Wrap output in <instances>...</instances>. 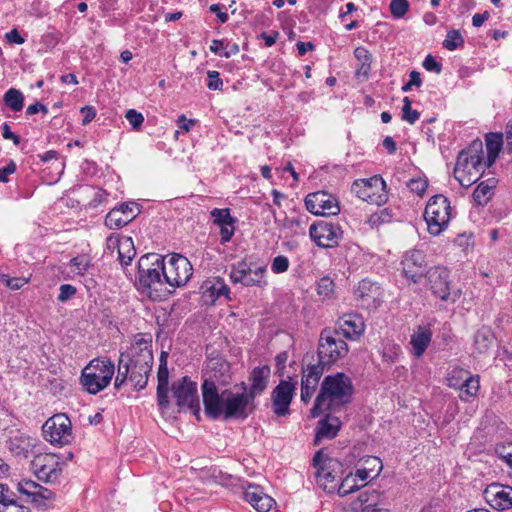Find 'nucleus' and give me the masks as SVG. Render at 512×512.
I'll list each match as a JSON object with an SVG mask.
<instances>
[{"label":"nucleus","mask_w":512,"mask_h":512,"mask_svg":"<svg viewBox=\"0 0 512 512\" xmlns=\"http://www.w3.org/2000/svg\"><path fill=\"white\" fill-rule=\"evenodd\" d=\"M201 389L205 414L211 419L243 421L255 409V400L244 382L219 392L214 381L204 379Z\"/></svg>","instance_id":"obj_1"},{"label":"nucleus","mask_w":512,"mask_h":512,"mask_svg":"<svg viewBox=\"0 0 512 512\" xmlns=\"http://www.w3.org/2000/svg\"><path fill=\"white\" fill-rule=\"evenodd\" d=\"M352 394L353 385L346 374L338 372L326 376L311 409V416L318 417L325 410L348 403Z\"/></svg>","instance_id":"obj_2"},{"label":"nucleus","mask_w":512,"mask_h":512,"mask_svg":"<svg viewBox=\"0 0 512 512\" xmlns=\"http://www.w3.org/2000/svg\"><path fill=\"white\" fill-rule=\"evenodd\" d=\"M483 156V144L481 141H474L466 150L459 153L454 169L455 178L463 187H469L480 179L486 168Z\"/></svg>","instance_id":"obj_3"},{"label":"nucleus","mask_w":512,"mask_h":512,"mask_svg":"<svg viewBox=\"0 0 512 512\" xmlns=\"http://www.w3.org/2000/svg\"><path fill=\"white\" fill-rule=\"evenodd\" d=\"M160 256L155 253L143 255L138 261L139 287L153 299L169 294L166 282L163 281Z\"/></svg>","instance_id":"obj_4"},{"label":"nucleus","mask_w":512,"mask_h":512,"mask_svg":"<svg viewBox=\"0 0 512 512\" xmlns=\"http://www.w3.org/2000/svg\"><path fill=\"white\" fill-rule=\"evenodd\" d=\"M115 373V365L106 358H95L82 370L80 382L90 394L104 390L111 382Z\"/></svg>","instance_id":"obj_5"},{"label":"nucleus","mask_w":512,"mask_h":512,"mask_svg":"<svg viewBox=\"0 0 512 512\" xmlns=\"http://www.w3.org/2000/svg\"><path fill=\"white\" fill-rule=\"evenodd\" d=\"M312 461L315 468L316 484L326 493L334 494L343 474L342 464L326 455L322 450L315 453Z\"/></svg>","instance_id":"obj_6"},{"label":"nucleus","mask_w":512,"mask_h":512,"mask_svg":"<svg viewBox=\"0 0 512 512\" xmlns=\"http://www.w3.org/2000/svg\"><path fill=\"white\" fill-rule=\"evenodd\" d=\"M163 281L166 282L169 294L177 287L184 286L193 274L189 260L180 254H171L161 258Z\"/></svg>","instance_id":"obj_7"},{"label":"nucleus","mask_w":512,"mask_h":512,"mask_svg":"<svg viewBox=\"0 0 512 512\" xmlns=\"http://www.w3.org/2000/svg\"><path fill=\"white\" fill-rule=\"evenodd\" d=\"M424 219L428 232L432 236L440 235L448 227L451 219V205L448 198L443 195L431 197L425 208Z\"/></svg>","instance_id":"obj_8"},{"label":"nucleus","mask_w":512,"mask_h":512,"mask_svg":"<svg viewBox=\"0 0 512 512\" xmlns=\"http://www.w3.org/2000/svg\"><path fill=\"white\" fill-rule=\"evenodd\" d=\"M347 353V343L339 336V330L326 328L321 332L318 345L320 363L330 365L345 357Z\"/></svg>","instance_id":"obj_9"},{"label":"nucleus","mask_w":512,"mask_h":512,"mask_svg":"<svg viewBox=\"0 0 512 512\" xmlns=\"http://www.w3.org/2000/svg\"><path fill=\"white\" fill-rule=\"evenodd\" d=\"M429 289L432 294L442 301L455 303L461 296L459 289H451L450 273L441 266L431 267L426 272Z\"/></svg>","instance_id":"obj_10"},{"label":"nucleus","mask_w":512,"mask_h":512,"mask_svg":"<svg viewBox=\"0 0 512 512\" xmlns=\"http://www.w3.org/2000/svg\"><path fill=\"white\" fill-rule=\"evenodd\" d=\"M129 365L143 372H151L153 366L152 340L138 335L127 352L120 354Z\"/></svg>","instance_id":"obj_11"},{"label":"nucleus","mask_w":512,"mask_h":512,"mask_svg":"<svg viewBox=\"0 0 512 512\" xmlns=\"http://www.w3.org/2000/svg\"><path fill=\"white\" fill-rule=\"evenodd\" d=\"M42 432L46 441L58 446L67 445L73 439L71 420L62 413L46 420Z\"/></svg>","instance_id":"obj_12"},{"label":"nucleus","mask_w":512,"mask_h":512,"mask_svg":"<svg viewBox=\"0 0 512 512\" xmlns=\"http://www.w3.org/2000/svg\"><path fill=\"white\" fill-rule=\"evenodd\" d=\"M385 188V181L380 176H373L369 179L356 180L351 190L361 200L380 206L386 203L388 198Z\"/></svg>","instance_id":"obj_13"},{"label":"nucleus","mask_w":512,"mask_h":512,"mask_svg":"<svg viewBox=\"0 0 512 512\" xmlns=\"http://www.w3.org/2000/svg\"><path fill=\"white\" fill-rule=\"evenodd\" d=\"M309 235L317 246L333 248L338 246L343 237V231L337 223L318 221L310 226Z\"/></svg>","instance_id":"obj_14"},{"label":"nucleus","mask_w":512,"mask_h":512,"mask_svg":"<svg viewBox=\"0 0 512 512\" xmlns=\"http://www.w3.org/2000/svg\"><path fill=\"white\" fill-rule=\"evenodd\" d=\"M36 477L44 482H55L61 472L60 458L53 453H37L31 462Z\"/></svg>","instance_id":"obj_15"},{"label":"nucleus","mask_w":512,"mask_h":512,"mask_svg":"<svg viewBox=\"0 0 512 512\" xmlns=\"http://www.w3.org/2000/svg\"><path fill=\"white\" fill-rule=\"evenodd\" d=\"M306 209L317 216H334L340 212L337 198L325 191L309 193L305 198Z\"/></svg>","instance_id":"obj_16"},{"label":"nucleus","mask_w":512,"mask_h":512,"mask_svg":"<svg viewBox=\"0 0 512 512\" xmlns=\"http://www.w3.org/2000/svg\"><path fill=\"white\" fill-rule=\"evenodd\" d=\"M173 396L177 405L183 408L191 409L195 414L200 411V404L197 395V384L188 377L176 381L172 385Z\"/></svg>","instance_id":"obj_17"},{"label":"nucleus","mask_w":512,"mask_h":512,"mask_svg":"<svg viewBox=\"0 0 512 512\" xmlns=\"http://www.w3.org/2000/svg\"><path fill=\"white\" fill-rule=\"evenodd\" d=\"M265 272V266L253 269L246 261H239L232 267L230 279L234 284L241 283L244 286L262 287L266 284L264 280Z\"/></svg>","instance_id":"obj_18"},{"label":"nucleus","mask_w":512,"mask_h":512,"mask_svg":"<svg viewBox=\"0 0 512 512\" xmlns=\"http://www.w3.org/2000/svg\"><path fill=\"white\" fill-rule=\"evenodd\" d=\"M295 384L281 380L271 393L272 410L278 417H284L290 414V404L295 394Z\"/></svg>","instance_id":"obj_19"},{"label":"nucleus","mask_w":512,"mask_h":512,"mask_svg":"<svg viewBox=\"0 0 512 512\" xmlns=\"http://www.w3.org/2000/svg\"><path fill=\"white\" fill-rule=\"evenodd\" d=\"M139 213L135 202L122 203L108 212L105 217V225L109 229H120L130 223Z\"/></svg>","instance_id":"obj_20"},{"label":"nucleus","mask_w":512,"mask_h":512,"mask_svg":"<svg viewBox=\"0 0 512 512\" xmlns=\"http://www.w3.org/2000/svg\"><path fill=\"white\" fill-rule=\"evenodd\" d=\"M401 264L404 276L413 283H418L426 266L425 254L421 250L412 249L405 253Z\"/></svg>","instance_id":"obj_21"},{"label":"nucleus","mask_w":512,"mask_h":512,"mask_svg":"<svg viewBox=\"0 0 512 512\" xmlns=\"http://www.w3.org/2000/svg\"><path fill=\"white\" fill-rule=\"evenodd\" d=\"M484 496L489 505L497 510L512 508V487L498 483L487 486Z\"/></svg>","instance_id":"obj_22"},{"label":"nucleus","mask_w":512,"mask_h":512,"mask_svg":"<svg viewBox=\"0 0 512 512\" xmlns=\"http://www.w3.org/2000/svg\"><path fill=\"white\" fill-rule=\"evenodd\" d=\"M324 366V364L318 361V363L308 365L306 369H303L301 380V400L303 402L307 403L314 394L319 380L323 375Z\"/></svg>","instance_id":"obj_23"},{"label":"nucleus","mask_w":512,"mask_h":512,"mask_svg":"<svg viewBox=\"0 0 512 512\" xmlns=\"http://www.w3.org/2000/svg\"><path fill=\"white\" fill-rule=\"evenodd\" d=\"M335 330H339L340 337L356 340L364 332L365 323L358 314H346L338 320Z\"/></svg>","instance_id":"obj_24"},{"label":"nucleus","mask_w":512,"mask_h":512,"mask_svg":"<svg viewBox=\"0 0 512 512\" xmlns=\"http://www.w3.org/2000/svg\"><path fill=\"white\" fill-rule=\"evenodd\" d=\"M243 498L258 512H268L275 504V500L266 494L262 487L255 484L247 486Z\"/></svg>","instance_id":"obj_25"},{"label":"nucleus","mask_w":512,"mask_h":512,"mask_svg":"<svg viewBox=\"0 0 512 512\" xmlns=\"http://www.w3.org/2000/svg\"><path fill=\"white\" fill-rule=\"evenodd\" d=\"M8 447L15 456L26 459L36 454L37 439L24 433H17L10 437Z\"/></svg>","instance_id":"obj_26"},{"label":"nucleus","mask_w":512,"mask_h":512,"mask_svg":"<svg viewBox=\"0 0 512 512\" xmlns=\"http://www.w3.org/2000/svg\"><path fill=\"white\" fill-rule=\"evenodd\" d=\"M107 244L109 247L117 246L118 259L123 266L129 265L136 255V249H135L134 242L131 237L109 236L107 238Z\"/></svg>","instance_id":"obj_27"},{"label":"nucleus","mask_w":512,"mask_h":512,"mask_svg":"<svg viewBox=\"0 0 512 512\" xmlns=\"http://www.w3.org/2000/svg\"><path fill=\"white\" fill-rule=\"evenodd\" d=\"M202 290V297L206 304H214L221 296L229 298L230 288L222 278H213L205 281L202 285Z\"/></svg>","instance_id":"obj_28"},{"label":"nucleus","mask_w":512,"mask_h":512,"mask_svg":"<svg viewBox=\"0 0 512 512\" xmlns=\"http://www.w3.org/2000/svg\"><path fill=\"white\" fill-rule=\"evenodd\" d=\"M380 495L376 490L362 491L355 500L350 504L351 510L354 512H370L378 509Z\"/></svg>","instance_id":"obj_29"},{"label":"nucleus","mask_w":512,"mask_h":512,"mask_svg":"<svg viewBox=\"0 0 512 512\" xmlns=\"http://www.w3.org/2000/svg\"><path fill=\"white\" fill-rule=\"evenodd\" d=\"M432 340V332L430 328L418 326L412 333L410 344L412 346L413 355L421 357Z\"/></svg>","instance_id":"obj_30"},{"label":"nucleus","mask_w":512,"mask_h":512,"mask_svg":"<svg viewBox=\"0 0 512 512\" xmlns=\"http://www.w3.org/2000/svg\"><path fill=\"white\" fill-rule=\"evenodd\" d=\"M356 299L366 302L368 305L374 304L380 296V287L377 283L368 279H363L358 283L354 291Z\"/></svg>","instance_id":"obj_31"},{"label":"nucleus","mask_w":512,"mask_h":512,"mask_svg":"<svg viewBox=\"0 0 512 512\" xmlns=\"http://www.w3.org/2000/svg\"><path fill=\"white\" fill-rule=\"evenodd\" d=\"M270 375L268 366L256 367L251 373V385L248 394L255 400L256 396L262 394L267 387V379Z\"/></svg>","instance_id":"obj_32"},{"label":"nucleus","mask_w":512,"mask_h":512,"mask_svg":"<svg viewBox=\"0 0 512 512\" xmlns=\"http://www.w3.org/2000/svg\"><path fill=\"white\" fill-rule=\"evenodd\" d=\"M341 427V421L334 416H326L320 420L317 427L316 440L334 438Z\"/></svg>","instance_id":"obj_33"},{"label":"nucleus","mask_w":512,"mask_h":512,"mask_svg":"<svg viewBox=\"0 0 512 512\" xmlns=\"http://www.w3.org/2000/svg\"><path fill=\"white\" fill-rule=\"evenodd\" d=\"M496 183L495 178L480 182L473 192L474 201L480 206H485L494 195Z\"/></svg>","instance_id":"obj_34"},{"label":"nucleus","mask_w":512,"mask_h":512,"mask_svg":"<svg viewBox=\"0 0 512 512\" xmlns=\"http://www.w3.org/2000/svg\"><path fill=\"white\" fill-rule=\"evenodd\" d=\"M354 56L359 64L356 68L355 75L367 79L371 70L372 56L365 47H357L354 50Z\"/></svg>","instance_id":"obj_35"},{"label":"nucleus","mask_w":512,"mask_h":512,"mask_svg":"<svg viewBox=\"0 0 512 512\" xmlns=\"http://www.w3.org/2000/svg\"><path fill=\"white\" fill-rule=\"evenodd\" d=\"M503 138L501 134L490 133L486 136V164L493 165L502 149Z\"/></svg>","instance_id":"obj_36"},{"label":"nucleus","mask_w":512,"mask_h":512,"mask_svg":"<svg viewBox=\"0 0 512 512\" xmlns=\"http://www.w3.org/2000/svg\"><path fill=\"white\" fill-rule=\"evenodd\" d=\"M363 486H365V484H359L356 480V477L353 476V473L350 472L345 477H341L339 479L335 493H337L339 497H345L355 491L360 490Z\"/></svg>","instance_id":"obj_37"},{"label":"nucleus","mask_w":512,"mask_h":512,"mask_svg":"<svg viewBox=\"0 0 512 512\" xmlns=\"http://www.w3.org/2000/svg\"><path fill=\"white\" fill-rule=\"evenodd\" d=\"M494 335L487 327L479 329L474 336V344L479 353H485L493 344Z\"/></svg>","instance_id":"obj_38"},{"label":"nucleus","mask_w":512,"mask_h":512,"mask_svg":"<svg viewBox=\"0 0 512 512\" xmlns=\"http://www.w3.org/2000/svg\"><path fill=\"white\" fill-rule=\"evenodd\" d=\"M5 105L14 112L21 111L24 106V96L22 92L16 88H10L3 97Z\"/></svg>","instance_id":"obj_39"},{"label":"nucleus","mask_w":512,"mask_h":512,"mask_svg":"<svg viewBox=\"0 0 512 512\" xmlns=\"http://www.w3.org/2000/svg\"><path fill=\"white\" fill-rule=\"evenodd\" d=\"M480 383H479V377L473 376L469 374V376L466 378L463 385L460 387V399L463 401H468L471 397H474L477 395V392L479 390Z\"/></svg>","instance_id":"obj_40"},{"label":"nucleus","mask_w":512,"mask_h":512,"mask_svg":"<svg viewBox=\"0 0 512 512\" xmlns=\"http://www.w3.org/2000/svg\"><path fill=\"white\" fill-rule=\"evenodd\" d=\"M69 264L75 275L83 276L91 266V259L88 255L81 254L72 258Z\"/></svg>","instance_id":"obj_41"},{"label":"nucleus","mask_w":512,"mask_h":512,"mask_svg":"<svg viewBox=\"0 0 512 512\" xmlns=\"http://www.w3.org/2000/svg\"><path fill=\"white\" fill-rule=\"evenodd\" d=\"M130 377L129 381L134 386V389L139 391L146 387L150 372L140 371L138 368H134V365H129Z\"/></svg>","instance_id":"obj_42"},{"label":"nucleus","mask_w":512,"mask_h":512,"mask_svg":"<svg viewBox=\"0 0 512 512\" xmlns=\"http://www.w3.org/2000/svg\"><path fill=\"white\" fill-rule=\"evenodd\" d=\"M129 364L124 360V358L120 355L118 361V369L117 375L114 382L115 389L119 390L122 385L129 380L130 377V368Z\"/></svg>","instance_id":"obj_43"},{"label":"nucleus","mask_w":512,"mask_h":512,"mask_svg":"<svg viewBox=\"0 0 512 512\" xmlns=\"http://www.w3.org/2000/svg\"><path fill=\"white\" fill-rule=\"evenodd\" d=\"M470 372L462 368H454L448 377V386L454 389H460Z\"/></svg>","instance_id":"obj_44"},{"label":"nucleus","mask_w":512,"mask_h":512,"mask_svg":"<svg viewBox=\"0 0 512 512\" xmlns=\"http://www.w3.org/2000/svg\"><path fill=\"white\" fill-rule=\"evenodd\" d=\"M442 44L447 50L454 51L464 44V38L459 30H450Z\"/></svg>","instance_id":"obj_45"},{"label":"nucleus","mask_w":512,"mask_h":512,"mask_svg":"<svg viewBox=\"0 0 512 512\" xmlns=\"http://www.w3.org/2000/svg\"><path fill=\"white\" fill-rule=\"evenodd\" d=\"M334 288V281L328 276L322 277L317 282V294L323 298L331 297L334 293Z\"/></svg>","instance_id":"obj_46"},{"label":"nucleus","mask_w":512,"mask_h":512,"mask_svg":"<svg viewBox=\"0 0 512 512\" xmlns=\"http://www.w3.org/2000/svg\"><path fill=\"white\" fill-rule=\"evenodd\" d=\"M211 216L216 225L223 226L227 224H234L235 220L230 214L229 209L215 208L211 211Z\"/></svg>","instance_id":"obj_47"},{"label":"nucleus","mask_w":512,"mask_h":512,"mask_svg":"<svg viewBox=\"0 0 512 512\" xmlns=\"http://www.w3.org/2000/svg\"><path fill=\"white\" fill-rule=\"evenodd\" d=\"M167 357H168V354L166 352H162L161 355H160V360H159V367H158V372H157V380H158V385H166L168 386L169 384V370H168V366H167Z\"/></svg>","instance_id":"obj_48"},{"label":"nucleus","mask_w":512,"mask_h":512,"mask_svg":"<svg viewBox=\"0 0 512 512\" xmlns=\"http://www.w3.org/2000/svg\"><path fill=\"white\" fill-rule=\"evenodd\" d=\"M39 488L40 485L32 480H22L18 483V491L32 497L34 501L37 500V493H40Z\"/></svg>","instance_id":"obj_49"},{"label":"nucleus","mask_w":512,"mask_h":512,"mask_svg":"<svg viewBox=\"0 0 512 512\" xmlns=\"http://www.w3.org/2000/svg\"><path fill=\"white\" fill-rule=\"evenodd\" d=\"M409 97L403 99L402 119L410 124H414L420 117L417 110L412 109Z\"/></svg>","instance_id":"obj_50"},{"label":"nucleus","mask_w":512,"mask_h":512,"mask_svg":"<svg viewBox=\"0 0 512 512\" xmlns=\"http://www.w3.org/2000/svg\"><path fill=\"white\" fill-rule=\"evenodd\" d=\"M125 118L129 122L132 130L140 131L144 123V116L142 113L135 109H128L125 113Z\"/></svg>","instance_id":"obj_51"},{"label":"nucleus","mask_w":512,"mask_h":512,"mask_svg":"<svg viewBox=\"0 0 512 512\" xmlns=\"http://www.w3.org/2000/svg\"><path fill=\"white\" fill-rule=\"evenodd\" d=\"M409 9V2L407 0H391L390 12L394 18H402Z\"/></svg>","instance_id":"obj_52"},{"label":"nucleus","mask_w":512,"mask_h":512,"mask_svg":"<svg viewBox=\"0 0 512 512\" xmlns=\"http://www.w3.org/2000/svg\"><path fill=\"white\" fill-rule=\"evenodd\" d=\"M1 281L6 284L7 287L18 290L28 283L29 279L25 277H10L8 275H1Z\"/></svg>","instance_id":"obj_53"},{"label":"nucleus","mask_w":512,"mask_h":512,"mask_svg":"<svg viewBox=\"0 0 512 512\" xmlns=\"http://www.w3.org/2000/svg\"><path fill=\"white\" fill-rule=\"evenodd\" d=\"M289 268V260L286 256L278 255L275 257L271 264V270L275 274L284 273Z\"/></svg>","instance_id":"obj_54"},{"label":"nucleus","mask_w":512,"mask_h":512,"mask_svg":"<svg viewBox=\"0 0 512 512\" xmlns=\"http://www.w3.org/2000/svg\"><path fill=\"white\" fill-rule=\"evenodd\" d=\"M76 292H77V289L73 285L62 284L59 288V294H58L57 300L59 302L64 303V302L68 301L69 299H71L72 297H74Z\"/></svg>","instance_id":"obj_55"},{"label":"nucleus","mask_w":512,"mask_h":512,"mask_svg":"<svg viewBox=\"0 0 512 512\" xmlns=\"http://www.w3.org/2000/svg\"><path fill=\"white\" fill-rule=\"evenodd\" d=\"M408 187L411 192L416 193L419 196H422L428 187V183L426 180L421 178L411 179L408 182Z\"/></svg>","instance_id":"obj_56"},{"label":"nucleus","mask_w":512,"mask_h":512,"mask_svg":"<svg viewBox=\"0 0 512 512\" xmlns=\"http://www.w3.org/2000/svg\"><path fill=\"white\" fill-rule=\"evenodd\" d=\"M207 76L209 78V82L207 83V87L210 90H221L223 86V81L220 78V74L217 71H208Z\"/></svg>","instance_id":"obj_57"},{"label":"nucleus","mask_w":512,"mask_h":512,"mask_svg":"<svg viewBox=\"0 0 512 512\" xmlns=\"http://www.w3.org/2000/svg\"><path fill=\"white\" fill-rule=\"evenodd\" d=\"M423 67L427 71L435 72L440 74L442 71V65L438 62L431 54L427 55L423 61Z\"/></svg>","instance_id":"obj_58"},{"label":"nucleus","mask_w":512,"mask_h":512,"mask_svg":"<svg viewBox=\"0 0 512 512\" xmlns=\"http://www.w3.org/2000/svg\"><path fill=\"white\" fill-rule=\"evenodd\" d=\"M0 512H30L29 507L18 504L13 498L3 507H0Z\"/></svg>","instance_id":"obj_59"},{"label":"nucleus","mask_w":512,"mask_h":512,"mask_svg":"<svg viewBox=\"0 0 512 512\" xmlns=\"http://www.w3.org/2000/svg\"><path fill=\"white\" fill-rule=\"evenodd\" d=\"M157 401L159 406L162 408H167L169 406L168 386L157 385Z\"/></svg>","instance_id":"obj_60"},{"label":"nucleus","mask_w":512,"mask_h":512,"mask_svg":"<svg viewBox=\"0 0 512 512\" xmlns=\"http://www.w3.org/2000/svg\"><path fill=\"white\" fill-rule=\"evenodd\" d=\"M234 231V224L220 226L221 243L225 244L229 242L234 234Z\"/></svg>","instance_id":"obj_61"},{"label":"nucleus","mask_w":512,"mask_h":512,"mask_svg":"<svg viewBox=\"0 0 512 512\" xmlns=\"http://www.w3.org/2000/svg\"><path fill=\"white\" fill-rule=\"evenodd\" d=\"M16 164L14 161H10L5 167L0 168V182H8V176L16 171Z\"/></svg>","instance_id":"obj_62"},{"label":"nucleus","mask_w":512,"mask_h":512,"mask_svg":"<svg viewBox=\"0 0 512 512\" xmlns=\"http://www.w3.org/2000/svg\"><path fill=\"white\" fill-rule=\"evenodd\" d=\"M80 112L84 115L82 119V125L89 124L96 116V110L92 106H84Z\"/></svg>","instance_id":"obj_63"},{"label":"nucleus","mask_w":512,"mask_h":512,"mask_svg":"<svg viewBox=\"0 0 512 512\" xmlns=\"http://www.w3.org/2000/svg\"><path fill=\"white\" fill-rule=\"evenodd\" d=\"M372 470L370 468H359L356 470L355 473H353V476L356 477V480H360L362 484H365V482L371 477Z\"/></svg>","instance_id":"obj_64"}]
</instances>
